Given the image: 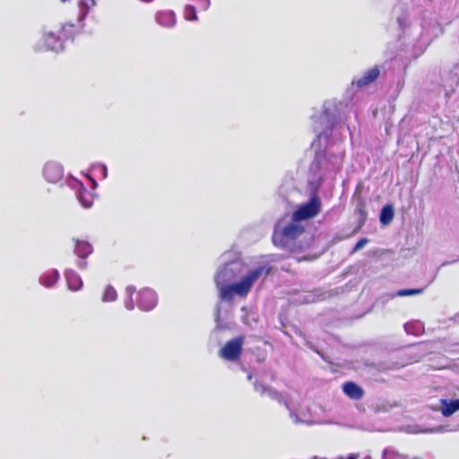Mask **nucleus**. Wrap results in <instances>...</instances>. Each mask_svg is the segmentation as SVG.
I'll return each instance as SVG.
<instances>
[{
    "label": "nucleus",
    "instance_id": "obj_1",
    "mask_svg": "<svg viewBox=\"0 0 459 459\" xmlns=\"http://www.w3.org/2000/svg\"><path fill=\"white\" fill-rule=\"evenodd\" d=\"M286 216L279 219L274 226L272 240L277 247L293 252L300 249V246L296 245V240L304 233L305 229L298 221H291L286 225H282Z\"/></svg>",
    "mask_w": 459,
    "mask_h": 459
},
{
    "label": "nucleus",
    "instance_id": "obj_2",
    "mask_svg": "<svg viewBox=\"0 0 459 459\" xmlns=\"http://www.w3.org/2000/svg\"><path fill=\"white\" fill-rule=\"evenodd\" d=\"M74 28L72 23H60L45 30L41 38V48L51 51L62 50L65 42L73 39Z\"/></svg>",
    "mask_w": 459,
    "mask_h": 459
},
{
    "label": "nucleus",
    "instance_id": "obj_3",
    "mask_svg": "<svg viewBox=\"0 0 459 459\" xmlns=\"http://www.w3.org/2000/svg\"><path fill=\"white\" fill-rule=\"evenodd\" d=\"M270 271L266 266H259L250 271L239 282L233 283L236 293L241 297L247 296L254 282L263 275L267 276Z\"/></svg>",
    "mask_w": 459,
    "mask_h": 459
},
{
    "label": "nucleus",
    "instance_id": "obj_4",
    "mask_svg": "<svg viewBox=\"0 0 459 459\" xmlns=\"http://www.w3.org/2000/svg\"><path fill=\"white\" fill-rule=\"evenodd\" d=\"M320 208L321 201L319 197L315 195L307 203L303 204L299 207V209L293 213L292 219L293 221H300L314 218L319 213Z\"/></svg>",
    "mask_w": 459,
    "mask_h": 459
},
{
    "label": "nucleus",
    "instance_id": "obj_5",
    "mask_svg": "<svg viewBox=\"0 0 459 459\" xmlns=\"http://www.w3.org/2000/svg\"><path fill=\"white\" fill-rule=\"evenodd\" d=\"M244 341L245 337L243 335L228 341L221 349L220 356L229 361L238 360L242 353Z\"/></svg>",
    "mask_w": 459,
    "mask_h": 459
},
{
    "label": "nucleus",
    "instance_id": "obj_6",
    "mask_svg": "<svg viewBox=\"0 0 459 459\" xmlns=\"http://www.w3.org/2000/svg\"><path fill=\"white\" fill-rule=\"evenodd\" d=\"M131 299L136 302L137 307L144 311L152 310L157 304L155 292L149 288L138 291L130 292Z\"/></svg>",
    "mask_w": 459,
    "mask_h": 459
},
{
    "label": "nucleus",
    "instance_id": "obj_7",
    "mask_svg": "<svg viewBox=\"0 0 459 459\" xmlns=\"http://www.w3.org/2000/svg\"><path fill=\"white\" fill-rule=\"evenodd\" d=\"M75 248L74 253L80 258L77 262V266L80 269H85L87 267V263L84 259L92 253L91 245L85 240L74 239Z\"/></svg>",
    "mask_w": 459,
    "mask_h": 459
},
{
    "label": "nucleus",
    "instance_id": "obj_8",
    "mask_svg": "<svg viewBox=\"0 0 459 459\" xmlns=\"http://www.w3.org/2000/svg\"><path fill=\"white\" fill-rule=\"evenodd\" d=\"M43 175L48 182L56 183L62 178L63 169L56 164L48 163L43 169Z\"/></svg>",
    "mask_w": 459,
    "mask_h": 459
},
{
    "label": "nucleus",
    "instance_id": "obj_9",
    "mask_svg": "<svg viewBox=\"0 0 459 459\" xmlns=\"http://www.w3.org/2000/svg\"><path fill=\"white\" fill-rule=\"evenodd\" d=\"M342 391L349 398L356 401L362 399L365 394L363 388L352 381L343 383Z\"/></svg>",
    "mask_w": 459,
    "mask_h": 459
},
{
    "label": "nucleus",
    "instance_id": "obj_10",
    "mask_svg": "<svg viewBox=\"0 0 459 459\" xmlns=\"http://www.w3.org/2000/svg\"><path fill=\"white\" fill-rule=\"evenodd\" d=\"M379 69L375 66L369 70H368L363 76L352 82L353 85H356L358 88H362L368 86L371 82H375L379 76Z\"/></svg>",
    "mask_w": 459,
    "mask_h": 459
},
{
    "label": "nucleus",
    "instance_id": "obj_11",
    "mask_svg": "<svg viewBox=\"0 0 459 459\" xmlns=\"http://www.w3.org/2000/svg\"><path fill=\"white\" fill-rule=\"evenodd\" d=\"M156 21L162 26L171 27L176 23V16L172 11H161L156 14Z\"/></svg>",
    "mask_w": 459,
    "mask_h": 459
},
{
    "label": "nucleus",
    "instance_id": "obj_12",
    "mask_svg": "<svg viewBox=\"0 0 459 459\" xmlns=\"http://www.w3.org/2000/svg\"><path fill=\"white\" fill-rule=\"evenodd\" d=\"M68 288L72 290H78L82 286L81 277L74 271H69L65 274Z\"/></svg>",
    "mask_w": 459,
    "mask_h": 459
},
{
    "label": "nucleus",
    "instance_id": "obj_13",
    "mask_svg": "<svg viewBox=\"0 0 459 459\" xmlns=\"http://www.w3.org/2000/svg\"><path fill=\"white\" fill-rule=\"evenodd\" d=\"M441 410L445 417L453 415L455 411H459V399L451 400L449 402L444 401Z\"/></svg>",
    "mask_w": 459,
    "mask_h": 459
},
{
    "label": "nucleus",
    "instance_id": "obj_14",
    "mask_svg": "<svg viewBox=\"0 0 459 459\" xmlns=\"http://www.w3.org/2000/svg\"><path fill=\"white\" fill-rule=\"evenodd\" d=\"M394 212L393 206L391 204L385 205L380 212V221L383 225L389 224L393 218H394Z\"/></svg>",
    "mask_w": 459,
    "mask_h": 459
},
{
    "label": "nucleus",
    "instance_id": "obj_15",
    "mask_svg": "<svg viewBox=\"0 0 459 459\" xmlns=\"http://www.w3.org/2000/svg\"><path fill=\"white\" fill-rule=\"evenodd\" d=\"M96 2L97 0H79L78 5L82 17H84L96 5Z\"/></svg>",
    "mask_w": 459,
    "mask_h": 459
},
{
    "label": "nucleus",
    "instance_id": "obj_16",
    "mask_svg": "<svg viewBox=\"0 0 459 459\" xmlns=\"http://www.w3.org/2000/svg\"><path fill=\"white\" fill-rule=\"evenodd\" d=\"M235 293H236V291H235V288L233 287V284L225 285V286L221 287V289H220L221 298V299H224V300L232 299Z\"/></svg>",
    "mask_w": 459,
    "mask_h": 459
},
{
    "label": "nucleus",
    "instance_id": "obj_17",
    "mask_svg": "<svg viewBox=\"0 0 459 459\" xmlns=\"http://www.w3.org/2000/svg\"><path fill=\"white\" fill-rule=\"evenodd\" d=\"M58 278H59L58 273L56 271H54V272H51L50 273L45 275L41 281H42V283L44 284V286L50 288L56 284Z\"/></svg>",
    "mask_w": 459,
    "mask_h": 459
},
{
    "label": "nucleus",
    "instance_id": "obj_18",
    "mask_svg": "<svg viewBox=\"0 0 459 459\" xmlns=\"http://www.w3.org/2000/svg\"><path fill=\"white\" fill-rule=\"evenodd\" d=\"M117 297V291L112 286L108 285L105 288L103 297H102L103 301L111 302V301L116 300Z\"/></svg>",
    "mask_w": 459,
    "mask_h": 459
},
{
    "label": "nucleus",
    "instance_id": "obj_19",
    "mask_svg": "<svg viewBox=\"0 0 459 459\" xmlns=\"http://www.w3.org/2000/svg\"><path fill=\"white\" fill-rule=\"evenodd\" d=\"M184 15L188 21H195L197 19L195 8L192 5L186 6Z\"/></svg>",
    "mask_w": 459,
    "mask_h": 459
},
{
    "label": "nucleus",
    "instance_id": "obj_20",
    "mask_svg": "<svg viewBox=\"0 0 459 459\" xmlns=\"http://www.w3.org/2000/svg\"><path fill=\"white\" fill-rule=\"evenodd\" d=\"M368 242V239L366 238H360L353 247V248L351 251V254L353 255L356 252H358L359 249H361L364 246H366Z\"/></svg>",
    "mask_w": 459,
    "mask_h": 459
},
{
    "label": "nucleus",
    "instance_id": "obj_21",
    "mask_svg": "<svg viewBox=\"0 0 459 459\" xmlns=\"http://www.w3.org/2000/svg\"><path fill=\"white\" fill-rule=\"evenodd\" d=\"M422 290L420 289H403L398 291L399 296H410L414 294H419Z\"/></svg>",
    "mask_w": 459,
    "mask_h": 459
},
{
    "label": "nucleus",
    "instance_id": "obj_22",
    "mask_svg": "<svg viewBox=\"0 0 459 459\" xmlns=\"http://www.w3.org/2000/svg\"><path fill=\"white\" fill-rule=\"evenodd\" d=\"M80 200L84 207L89 208L91 206L92 202L91 200L86 201L83 199V193H80Z\"/></svg>",
    "mask_w": 459,
    "mask_h": 459
},
{
    "label": "nucleus",
    "instance_id": "obj_23",
    "mask_svg": "<svg viewBox=\"0 0 459 459\" xmlns=\"http://www.w3.org/2000/svg\"><path fill=\"white\" fill-rule=\"evenodd\" d=\"M359 212L362 216H365L366 215V212L363 210V209H360L359 210Z\"/></svg>",
    "mask_w": 459,
    "mask_h": 459
},
{
    "label": "nucleus",
    "instance_id": "obj_24",
    "mask_svg": "<svg viewBox=\"0 0 459 459\" xmlns=\"http://www.w3.org/2000/svg\"><path fill=\"white\" fill-rule=\"evenodd\" d=\"M348 459H356V456H354V455H350V456L348 457Z\"/></svg>",
    "mask_w": 459,
    "mask_h": 459
}]
</instances>
